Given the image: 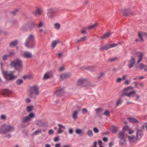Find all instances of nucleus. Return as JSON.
Masks as SVG:
<instances>
[{"label": "nucleus", "mask_w": 147, "mask_h": 147, "mask_svg": "<svg viewBox=\"0 0 147 147\" xmlns=\"http://www.w3.org/2000/svg\"><path fill=\"white\" fill-rule=\"evenodd\" d=\"M0 65L3 76L6 79L8 80H12L17 78V76L13 75L15 71H10L8 73L7 71L4 70L3 67V64L1 63Z\"/></svg>", "instance_id": "f257e3e1"}, {"label": "nucleus", "mask_w": 147, "mask_h": 147, "mask_svg": "<svg viewBox=\"0 0 147 147\" xmlns=\"http://www.w3.org/2000/svg\"><path fill=\"white\" fill-rule=\"evenodd\" d=\"M48 133L49 134H53L54 133V131L53 129H51L49 130Z\"/></svg>", "instance_id": "0e129e2a"}, {"label": "nucleus", "mask_w": 147, "mask_h": 147, "mask_svg": "<svg viewBox=\"0 0 147 147\" xmlns=\"http://www.w3.org/2000/svg\"><path fill=\"white\" fill-rule=\"evenodd\" d=\"M18 41L16 40L13 41L11 42L10 44V46L11 47L15 46L17 44Z\"/></svg>", "instance_id": "c03bdc74"}, {"label": "nucleus", "mask_w": 147, "mask_h": 147, "mask_svg": "<svg viewBox=\"0 0 147 147\" xmlns=\"http://www.w3.org/2000/svg\"><path fill=\"white\" fill-rule=\"evenodd\" d=\"M33 77V75L32 74H29L28 75L24 76L23 78L25 79H30L32 78Z\"/></svg>", "instance_id": "473e14b6"}, {"label": "nucleus", "mask_w": 147, "mask_h": 147, "mask_svg": "<svg viewBox=\"0 0 147 147\" xmlns=\"http://www.w3.org/2000/svg\"><path fill=\"white\" fill-rule=\"evenodd\" d=\"M10 65L12 67H14L16 69L20 71L22 68V61L21 59H16L12 61L10 63Z\"/></svg>", "instance_id": "f03ea898"}, {"label": "nucleus", "mask_w": 147, "mask_h": 147, "mask_svg": "<svg viewBox=\"0 0 147 147\" xmlns=\"http://www.w3.org/2000/svg\"><path fill=\"white\" fill-rule=\"evenodd\" d=\"M82 110V113L83 114H85L86 113L88 112L87 109L85 108L83 109Z\"/></svg>", "instance_id": "864d4df0"}, {"label": "nucleus", "mask_w": 147, "mask_h": 147, "mask_svg": "<svg viewBox=\"0 0 147 147\" xmlns=\"http://www.w3.org/2000/svg\"><path fill=\"white\" fill-rule=\"evenodd\" d=\"M16 82L18 85L19 86L23 83V80L21 79H18L16 80Z\"/></svg>", "instance_id": "4c0bfd02"}, {"label": "nucleus", "mask_w": 147, "mask_h": 147, "mask_svg": "<svg viewBox=\"0 0 147 147\" xmlns=\"http://www.w3.org/2000/svg\"><path fill=\"white\" fill-rule=\"evenodd\" d=\"M105 75V73L104 72H101L99 74L98 79H100L103 77Z\"/></svg>", "instance_id": "09e8293b"}, {"label": "nucleus", "mask_w": 147, "mask_h": 147, "mask_svg": "<svg viewBox=\"0 0 147 147\" xmlns=\"http://www.w3.org/2000/svg\"><path fill=\"white\" fill-rule=\"evenodd\" d=\"M138 36L140 38L141 41L143 42L144 41L143 37H147V34L144 32H141L139 33Z\"/></svg>", "instance_id": "f8f14e48"}, {"label": "nucleus", "mask_w": 147, "mask_h": 147, "mask_svg": "<svg viewBox=\"0 0 147 147\" xmlns=\"http://www.w3.org/2000/svg\"><path fill=\"white\" fill-rule=\"evenodd\" d=\"M101 109L100 108H97L95 110L97 114L99 113H100V112L101 111Z\"/></svg>", "instance_id": "6e6d98bb"}, {"label": "nucleus", "mask_w": 147, "mask_h": 147, "mask_svg": "<svg viewBox=\"0 0 147 147\" xmlns=\"http://www.w3.org/2000/svg\"><path fill=\"white\" fill-rule=\"evenodd\" d=\"M42 9L39 7H37L36 9L33 12V13L36 16L40 15L42 13Z\"/></svg>", "instance_id": "1a4fd4ad"}, {"label": "nucleus", "mask_w": 147, "mask_h": 147, "mask_svg": "<svg viewBox=\"0 0 147 147\" xmlns=\"http://www.w3.org/2000/svg\"><path fill=\"white\" fill-rule=\"evenodd\" d=\"M25 101L26 103H29L30 102L31 100L30 98H27L26 99Z\"/></svg>", "instance_id": "e2e57ef3"}, {"label": "nucleus", "mask_w": 147, "mask_h": 147, "mask_svg": "<svg viewBox=\"0 0 147 147\" xmlns=\"http://www.w3.org/2000/svg\"><path fill=\"white\" fill-rule=\"evenodd\" d=\"M54 28L57 30L59 29L61 27V24L59 23H57L54 24Z\"/></svg>", "instance_id": "f704fd0d"}, {"label": "nucleus", "mask_w": 147, "mask_h": 147, "mask_svg": "<svg viewBox=\"0 0 147 147\" xmlns=\"http://www.w3.org/2000/svg\"><path fill=\"white\" fill-rule=\"evenodd\" d=\"M35 26L36 24L34 22H30L29 24H28V30H31L35 27Z\"/></svg>", "instance_id": "393cba45"}, {"label": "nucleus", "mask_w": 147, "mask_h": 147, "mask_svg": "<svg viewBox=\"0 0 147 147\" xmlns=\"http://www.w3.org/2000/svg\"><path fill=\"white\" fill-rule=\"evenodd\" d=\"M127 77V75H124L123 76V77L121 78L122 79V80H125L126 79Z\"/></svg>", "instance_id": "338daca9"}, {"label": "nucleus", "mask_w": 147, "mask_h": 147, "mask_svg": "<svg viewBox=\"0 0 147 147\" xmlns=\"http://www.w3.org/2000/svg\"><path fill=\"white\" fill-rule=\"evenodd\" d=\"M35 40L34 36L32 34L29 35L26 39L24 45L25 46H28L29 43Z\"/></svg>", "instance_id": "0eeeda50"}, {"label": "nucleus", "mask_w": 147, "mask_h": 147, "mask_svg": "<svg viewBox=\"0 0 147 147\" xmlns=\"http://www.w3.org/2000/svg\"><path fill=\"white\" fill-rule=\"evenodd\" d=\"M136 59L135 57H131V59L129 61V67L130 68L133 67L135 64L136 60Z\"/></svg>", "instance_id": "6ab92c4d"}, {"label": "nucleus", "mask_w": 147, "mask_h": 147, "mask_svg": "<svg viewBox=\"0 0 147 147\" xmlns=\"http://www.w3.org/2000/svg\"><path fill=\"white\" fill-rule=\"evenodd\" d=\"M52 75L50 73H46L44 74L43 79L44 80H48L52 77Z\"/></svg>", "instance_id": "b1692460"}, {"label": "nucleus", "mask_w": 147, "mask_h": 147, "mask_svg": "<svg viewBox=\"0 0 147 147\" xmlns=\"http://www.w3.org/2000/svg\"><path fill=\"white\" fill-rule=\"evenodd\" d=\"M71 75V73H67L61 74L59 76L61 79L63 80L70 77Z\"/></svg>", "instance_id": "dca6fc26"}, {"label": "nucleus", "mask_w": 147, "mask_h": 147, "mask_svg": "<svg viewBox=\"0 0 147 147\" xmlns=\"http://www.w3.org/2000/svg\"><path fill=\"white\" fill-rule=\"evenodd\" d=\"M21 30L26 31L28 30V23H26L24 24L21 28Z\"/></svg>", "instance_id": "5701e85b"}, {"label": "nucleus", "mask_w": 147, "mask_h": 147, "mask_svg": "<svg viewBox=\"0 0 147 147\" xmlns=\"http://www.w3.org/2000/svg\"><path fill=\"white\" fill-rule=\"evenodd\" d=\"M118 45L116 44L107 45L101 48L102 50H107L110 48H113L117 46Z\"/></svg>", "instance_id": "ddd939ff"}, {"label": "nucleus", "mask_w": 147, "mask_h": 147, "mask_svg": "<svg viewBox=\"0 0 147 147\" xmlns=\"http://www.w3.org/2000/svg\"><path fill=\"white\" fill-rule=\"evenodd\" d=\"M59 42H60V41L58 39L53 41L52 43V45L53 47V48L55 47L57 44Z\"/></svg>", "instance_id": "2f4dec72"}, {"label": "nucleus", "mask_w": 147, "mask_h": 147, "mask_svg": "<svg viewBox=\"0 0 147 147\" xmlns=\"http://www.w3.org/2000/svg\"><path fill=\"white\" fill-rule=\"evenodd\" d=\"M138 69L140 70H144L145 72L147 71V65L144 64L142 63L139 64L138 66Z\"/></svg>", "instance_id": "4468645a"}, {"label": "nucleus", "mask_w": 147, "mask_h": 147, "mask_svg": "<svg viewBox=\"0 0 147 147\" xmlns=\"http://www.w3.org/2000/svg\"><path fill=\"white\" fill-rule=\"evenodd\" d=\"M86 36H84L80 38V40L82 41H83V40H86Z\"/></svg>", "instance_id": "774afa93"}, {"label": "nucleus", "mask_w": 147, "mask_h": 147, "mask_svg": "<svg viewBox=\"0 0 147 147\" xmlns=\"http://www.w3.org/2000/svg\"><path fill=\"white\" fill-rule=\"evenodd\" d=\"M122 80L121 78H118L117 80V82L118 83H120Z\"/></svg>", "instance_id": "bf43d9fd"}, {"label": "nucleus", "mask_w": 147, "mask_h": 147, "mask_svg": "<svg viewBox=\"0 0 147 147\" xmlns=\"http://www.w3.org/2000/svg\"><path fill=\"white\" fill-rule=\"evenodd\" d=\"M64 92L63 89H60L57 91L56 94L57 96H60L63 94Z\"/></svg>", "instance_id": "cd10ccee"}, {"label": "nucleus", "mask_w": 147, "mask_h": 147, "mask_svg": "<svg viewBox=\"0 0 147 147\" xmlns=\"http://www.w3.org/2000/svg\"><path fill=\"white\" fill-rule=\"evenodd\" d=\"M94 67L93 66H88L84 67V69H88V70H91L94 69Z\"/></svg>", "instance_id": "37998d69"}, {"label": "nucleus", "mask_w": 147, "mask_h": 147, "mask_svg": "<svg viewBox=\"0 0 147 147\" xmlns=\"http://www.w3.org/2000/svg\"><path fill=\"white\" fill-rule=\"evenodd\" d=\"M33 107L32 106H30L27 107V109L28 112H30L33 109Z\"/></svg>", "instance_id": "a18cd8bd"}, {"label": "nucleus", "mask_w": 147, "mask_h": 147, "mask_svg": "<svg viewBox=\"0 0 147 147\" xmlns=\"http://www.w3.org/2000/svg\"><path fill=\"white\" fill-rule=\"evenodd\" d=\"M127 119L131 123H140L139 121L138 120L134 117H128Z\"/></svg>", "instance_id": "412c9836"}, {"label": "nucleus", "mask_w": 147, "mask_h": 147, "mask_svg": "<svg viewBox=\"0 0 147 147\" xmlns=\"http://www.w3.org/2000/svg\"><path fill=\"white\" fill-rule=\"evenodd\" d=\"M36 40L32 42L29 43L28 46H25L28 48L32 49L34 48L36 46Z\"/></svg>", "instance_id": "4be33fe9"}, {"label": "nucleus", "mask_w": 147, "mask_h": 147, "mask_svg": "<svg viewBox=\"0 0 147 147\" xmlns=\"http://www.w3.org/2000/svg\"><path fill=\"white\" fill-rule=\"evenodd\" d=\"M15 54V53L13 52H10L9 54H8L9 55V57L10 56L13 55Z\"/></svg>", "instance_id": "69168bd1"}, {"label": "nucleus", "mask_w": 147, "mask_h": 147, "mask_svg": "<svg viewBox=\"0 0 147 147\" xmlns=\"http://www.w3.org/2000/svg\"><path fill=\"white\" fill-rule=\"evenodd\" d=\"M75 131L76 133L78 134H84V132H83V130L80 128L76 129Z\"/></svg>", "instance_id": "c9c22d12"}, {"label": "nucleus", "mask_w": 147, "mask_h": 147, "mask_svg": "<svg viewBox=\"0 0 147 147\" xmlns=\"http://www.w3.org/2000/svg\"><path fill=\"white\" fill-rule=\"evenodd\" d=\"M110 114V112L108 110H106L105 112L104 113V115H105V116H108Z\"/></svg>", "instance_id": "3c124183"}, {"label": "nucleus", "mask_w": 147, "mask_h": 147, "mask_svg": "<svg viewBox=\"0 0 147 147\" xmlns=\"http://www.w3.org/2000/svg\"><path fill=\"white\" fill-rule=\"evenodd\" d=\"M141 96L140 95L136 94L135 95V100L138 102H141V100L140 99Z\"/></svg>", "instance_id": "58836bf2"}, {"label": "nucleus", "mask_w": 147, "mask_h": 147, "mask_svg": "<svg viewBox=\"0 0 147 147\" xmlns=\"http://www.w3.org/2000/svg\"><path fill=\"white\" fill-rule=\"evenodd\" d=\"M93 131L94 132L96 133H98L99 132V130L97 128H94Z\"/></svg>", "instance_id": "5fc2aeb1"}, {"label": "nucleus", "mask_w": 147, "mask_h": 147, "mask_svg": "<svg viewBox=\"0 0 147 147\" xmlns=\"http://www.w3.org/2000/svg\"><path fill=\"white\" fill-rule=\"evenodd\" d=\"M1 119L2 120H5L6 119V116L4 115H2L1 116Z\"/></svg>", "instance_id": "680f3d73"}, {"label": "nucleus", "mask_w": 147, "mask_h": 147, "mask_svg": "<svg viewBox=\"0 0 147 147\" xmlns=\"http://www.w3.org/2000/svg\"><path fill=\"white\" fill-rule=\"evenodd\" d=\"M58 125L59 126V128L58 129L57 132L59 134L63 133L66 128L65 127L60 124H58Z\"/></svg>", "instance_id": "f3484780"}, {"label": "nucleus", "mask_w": 147, "mask_h": 147, "mask_svg": "<svg viewBox=\"0 0 147 147\" xmlns=\"http://www.w3.org/2000/svg\"><path fill=\"white\" fill-rule=\"evenodd\" d=\"M36 125L40 127L43 126L45 125L44 123L41 120H36Z\"/></svg>", "instance_id": "bb28decb"}, {"label": "nucleus", "mask_w": 147, "mask_h": 147, "mask_svg": "<svg viewBox=\"0 0 147 147\" xmlns=\"http://www.w3.org/2000/svg\"><path fill=\"white\" fill-rule=\"evenodd\" d=\"M123 129L124 130H127L129 129V127L127 125H125L123 127Z\"/></svg>", "instance_id": "4d7b16f0"}, {"label": "nucleus", "mask_w": 147, "mask_h": 147, "mask_svg": "<svg viewBox=\"0 0 147 147\" xmlns=\"http://www.w3.org/2000/svg\"><path fill=\"white\" fill-rule=\"evenodd\" d=\"M118 137L120 139L125 138V135L124 132L123 131H122L120 132L118 134Z\"/></svg>", "instance_id": "a878e982"}, {"label": "nucleus", "mask_w": 147, "mask_h": 147, "mask_svg": "<svg viewBox=\"0 0 147 147\" xmlns=\"http://www.w3.org/2000/svg\"><path fill=\"white\" fill-rule=\"evenodd\" d=\"M59 136H57L54 138V141L55 142H57L59 140Z\"/></svg>", "instance_id": "13d9d810"}, {"label": "nucleus", "mask_w": 147, "mask_h": 147, "mask_svg": "<svg viewBox=\"0 0 147 147\" xmlns=\"http://www.w3.org/2000/svg\"><path fill=\"white\" fill-rule=\"evenodd\" d=\"M35 116V114L32 113L29 114L28 115L24 117L22 119V121L25 123L31 121Z\"/></svg>", "instance_id": "6e6552de"}, {"label": "nucleus", "mask_w": 147, "mask_h": 147, "mask_svg": "<svg viewBox=\"0 0 147 147\" xmlns=\"http://www.w3.org/2000/svg\"><path fill=\"white\" fill-rule=\"evenodd\" d=\"M43 25V23L42 22H40L37 25V27L38 28L42 27Z\"/></svg>", "instance_id": "8fccbe9b"}, {"label": "nucleus", "mask_w": 147, "mask_h": 147, "mask_svg": "<svg viewBox=\"0 0 147 147\" xmlns=\"http://www.w3.org/2000/svg\"><path fill=\"white\" fill-rule=\"evenodd\" d=\"M127 137L129 142L131 144H133L138 140L136 137L132 135H129Z\"/></svg>", "instance_id": "9b49d317"}, {"label": "nucleus", "mask_w": 147, "mask_h": 147, "mask_svg": "<svg viewBox=\"0 0 147 147\" xmlns=\"http://www.w3.org/2000/svg\"><path fill=\"white\" fill-rule=\"evenodd\" d=\"M41 129L37 130L34 132L32 135H37L41 133Z\"/></svg>", "instance_id": "79ce46f5"}, {"label": "nucleus", "mask_w": 147, "mask_h": 147, "mask_svg": "<svg viewBox=\"0 0 147 147\" xmlns=\"http://www.w3.org/2000/svg\"><path fill=\"white\" fill-rule=\"evenodd\" d=\"M9 57V55L8 54H5L4 55L3 57V59L4 61L6 60Z\"/></svg>", "instance_id": "de8ad7c7"}, {"label": "nucleus", "mask_w": 147, "mask_h": 147, "mask_svg": "<svg viewBox=\"0 0 147 147\" xmlns=\"http://www.w3.org/2000/svg\"><path fill=\"white\" fill-rule=\"evenodd\" d=\"M133 88L131 86H128L123 89L120 92V96L123 97L126 96L128 97H130L132 95L136 92L135 91H130V90Z\"/></svg>", "instance_id": "20e7f679"}, {"label": "nucleus", "mask_w": 147, "mask_h": 147, "mask_svg": "<svg viewBox=\"0 0 147 147\" xmlns=\"http://www.w3.org/2000/svg\"><path fill=\"white\" fill-rule=\"evenodd\" d=\"M90 84V83L86 79H80L78 80L77 83L78 85L84 87L88 86Z\"/></svg>", "instance_id": "423d86ee"}, {"label": "nucleus", "mask_w": 147, "mask_h": 147, "mask_svg": "<svg viewBox=\"0 0 147 147\" xmlns=\"http://www.w3.org/2000/svg\"><path fill=\"white\" fill-rule=\"evenodd\" d=\"M97 26V24L96 23L92 25L89 26L88 27V29H89V30L92 29H93L95 28Z\"/></svg>", "instance_id": "a19ab883"}, {"label": "nucleus", "mask_w": 147, "mask_h": 147, "mask_svg": "<svg viewBox=\"0 0 147 147\" xmlns=\"http://www.w3.org/2000/svg\"><path fill=\"white\" fill-rule=\"evenodd\" d=\"M119 143L122 146H125L126 144V142L125 139H120Z\"/></svg>", "instance_id": "c756f323"}, {"label": "nucleus", "mask_w": 147, "mask_h": 147, "mask_svg": "<svg viewBox=\"0 0 147 147\" xmlns=\"http://www.w3.org/2000/svg\"><path fill=\"white\" fill-rule=\"evenodd\" d=\"M143 132L141 130H138L136 132V137L138 140H140L143 136Z\"/></svg>", "instance_id": "9d476101"}, {"label": "nucleus", "mask_w": 147, "mask_h": 147, "mask_svg": "<svg viewBox=\"0 0 147 147\" xmlns=\"http://www.w3.org/2000/svg\"><path fill=\"white\" fill-rule=\"evenodd\" d=\"M56 10L54 9L51 8L48 10V14L50 13H54L56 11Z\"/></svg>", "instance_id": "72a5a7b5"}, {"label": "nucleus", "mask_w": 147, "mask_h": 147, "mask_svg": "<svg viewBox=\"0 0 147 147\" xmlns=\"http://www.w3.org/2000/svg\"><path fill=\"white\" fill-rule=\"evenodd\" d=\"M122 100L121 99H118L116 102V106H118L120 105L122 103Z\"/></svg>", "instance_id": "49530a36"}, {"label": "nucleus", "mask_w": 147, "mask_h": 147, "mask_svg": "<svg viewBox=\"0 0 147 147\" xmlns=\"http://www.w3.org/2000/svg\"><path fill=\"white\" fill-rule=\"evenodd\" d=\"M144 55V53L139 52L138 53L136 57L138 58V63H139L142 61Z\"/></svg>", "instance_id": "2eb2a0df"}, {"label": "nucleus", "mask_w": 147, "mask_h": 147, "mask_svg": "<svg viewBox=\"0 0 147 147\" xmlns=\"http://www.w3.org/2000/svg\"><path fill=\"white\" fill-rule=\"evenodd\" d=\"M14 127L12 125L9 124H4L0 129V134H5L12 132L14 130Z\"/></svg>", "instance_id": "7ed1b4c3"}, {"label": "nucleus", "mask_w": 147, "mask_h": 147, "mask_svg": "<svg viewBox=\"0 0 147 147\" xmlns=\"http://www.w3.org/2000/svg\"><path fill=\"white\" fill-rule=\"evenodd\" d=\"M69 133L70 134H72L73 133V129L72 128H70L69 129Z\"/></svg>", "instance_id": "052dcab7"}, {"label": "nucleus", "mask_w": 147, "mask_h": 147, "mask_svg": "<svg viewBox=\"0 0 147 147\" xmlns=\"http://www.w3.org/2000/svg\"><path fill=\"white\" fill-rule=\"evenodd\" d=\"M117 128L115 126H112L110 128L111 131L114 133H117Z\"/></svg>", "instance_id": "e433bc0d"}, {"label": "nucleus", "mask_w": 147, "mask_h": 147, "mask_svg": "<svg viewBox=\"0 0 147 147\" xmlns=\"http://www.w3.org/2000/svg\"><path fill=\"white\" fill-rule=\"evenodd\" d=\"M87 134L90 137H92L93 135V132L91 129L88 130L87 132Z\"/></svg>", "instance_id": "ea45409f"}, {"label": "nucleus", "mask_w": 147, "mask_h": 147, "mask_svg": "<svg viewBox=\"0 0 147 147\" xmlns=\"http://www.w3.org/2000/svg\"><path fill=\"white\" fill-rule=\"evenodd\" d=\"M23 56L25 58H30L32 57V55L31 53L29 51H26L24 53Z\"/></svg>", "instance_id": "a211bd4d"}, {"label": "nucleus", "mask_w": 147, "mask_h": 147, "mask_svg": "<svg viewBox=\"0 0 147 147\" xmlns=\"http://www.w3.org/2000/svg\"><path fill=\"white\" fill-rule=\"evenodd\" d=\"M111 34L110 32H108L102 36L101 37L102 39L106 38H108L111 35Z\"/></svg>", "instance_id": "c85d7f7f"}, {"label": "nucleus", "mask_w": 147, "mask_h": 147, "mask_svg": "<svg viewBox=\"0 0 147 147\" xmlns=\"http://www.w3.org/2000/svg\"><path fill=\"white\" fill-rule=\"evenodd\" d=\"M48 15L49 18H53L55 17V16L53 14L50 13Z\"/></svg>", "instance_id": "603ef678"}, {"label": "nucleus", "mask_w": 147, "mask_h": 147, "mask_svg": "<svg viewBox=\"0 0 147 147\" xmlns=\"http://www.w3.org/2000/svg\"><path fill=\"white\" fill-rule=\"evenodd\" d=\"M78 111H75L73 113L72 115V118L74 119H76L78 117Z\"/></svg>", "instance_id": "7c9ffc66"}, {"label": "nucleus", "mask_w": 147, "mask_h": 147, "mask_svg": "<svg viewBox=\"0 0 147 147\" xmlns=\"http://www.w3.org/2000/svg\"><path fill=\"white\" fill-rule=\"evenodd\" d=\"M122 13L123 15L125 16L130 15L131 13V11L128 9H123L122 11Z\"/></svg>", "instance_id": "aec40b11"}, {"label": "nucleus", "mask_w": 147, "mask_h": 147, "mask_svg": "<svg viewBox=\"0 0 147 147\" xmlns=\"http://www.w3.org/2000/svg\"><path fill=\"white\" fill-rule=\"evenodd\" d=\"M39 93V88L36 85H34L30 88V90L29 96L32 98H35Z\"/></svg>", "instance_id": "39448f33"}]
</instances>
